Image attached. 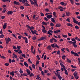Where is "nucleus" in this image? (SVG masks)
<instances>
[{
    "mask_svg": "<svg viewBox=\"0 0 80 80\" xmlns=\"http://www.w3.org/2000/svg\"><path fill=\"white\" fill-rule=\"evenodd\" d=\"M52 39H53V40H54V42H57V39H56L55 38H53V37H52Z\"/></svg>",
    "mask_w": 80,
    "mask_h": 80,
    "instance_id": "38",
    "label": "nucleus"
},
{
    "mask_svg": "<svg viewBox=\"0 0 80 80\" xmlns=\"http://www.w3.org/2000/svg\"><path fill=\"white\" fill-rule=\"evenodd\" d=\"M61 26V24H56V25L55 27H60Z\"/></svg>",
    "mask_w": 80,
    "mask_h": 80,
    "instance_id": "19",
    "label": "nucleus"
},
{
    "mask_svg": "<svg viewBox=\"0 0 80 80\" xmlns=\"http://www.w3.org/2000/svg\"><path fill=\"white\" fill-rule=\"evenodd\" d=\"M45 11L47 12H49V9L48 8L46 9H45Z\"/></svg>",
    "mask_w": 80,
    "mask_h": 80,
    "instance_id": "61",
    "label": "nucleus"
},
{
    "mask_svg": "<svg viewBox=\"0 0 80 80\" xmlns=\"http://www.w3.org/2000/svg\"><path fill=\"white\" fill-rule=\"evenodd\" d=\"M28 62L30 63H32V62L31 61L30 59H28Z\"/></svg>",
    "mask_w": 80,
    "mask_h": 80,
    "instance_id": "55",
    "label": "nucleus"
},
{
    "mask_svg": "<svg viewBox=\"0 0 80 80\" xmlns=\"http://www.w3.org/2000/svg\"><path fill=\"white\" fill-rule=\"evenodd\" d=\"M50 25L52 27H53L54 26V24L52 22L50 23Z\"/></svg>",
    "mask_w": 80,
    "mask_h": 80,
    "instance_id": "62",
    "label": "nucleus"
},
{
    "mask_svg": "<svg viewBox=\"0 0 80 80\" xmlns=\"http://www.w3.org/2000/svg\"><path fill=\"white\" fill-rule=\"evenodd\" d=\"M52 15H48L47 16V17L48 18H52Z\"/></svg>",
    "mask_w": 80,
    "mask_h": 80,
    "instance_id": "12",
    "label": "nucleus"
},
{
    "mask_svg": "<svg viewBox=\"0 0 80 80\" xmlns=\"http://www.w3.org/2000/svg\"><path fill=\"white\" fill-rule=\"evenodd\" d=\"M30 2H31V5H34V2H33V1L31 0V1H30Z\"/></svg>",
    "mask_w": 80,
    "mask_h": 80,
    "instance_id": "41",
    "label": "nucleus"
},
{
    "mask_svg": "<svg viewBox=\"0 0 80 80\" xmlns=\"http://www.w3.org/2000/svg\"><path fill=\"white\" fill-rule=\"evenodd\" d=\"M72 19L73 20V22H74V23H76V24H78L79 22L78 21H76V19H75V18H72Z\"/></svg>",
    "mask_w": 80,
    "mask_h": 80,
    "instance_id": "5",
    "label": "nucleus"
},
{
    "mask_svg": "<svg viewBox=\"0 0 80 80\" xmlns=\"http://www.w3.org/2000/svg\"><path fill=\"white\" fill-rule=\"evenodd\" d=\"M60 65L62 67H63L64 69H65V65H64L62 64V63H60Z\"/></svg>",
    "mask_w": 80,
    "mask_h": 80,
    "instance_id": "15",
    "label": "nucleus"
},
{
    "mask_svg": "<svg viewBox=\"0 0 80 80\" xmlns=\"http://www.w3.org/2000/svg\"><path fill=\"white\" fill-rule=\"evenodd\" d=\"M12 47H13V49L14 50H17V47L15 46H13Z\"/></svg>",
    "mask_w": 80,
    "mask_h": 80,
    "instance_id": "46",
    "label": "nucleus"
},
{
    "mask_svg": "<svg viewBox=\"0 0 80 80\" xmlns=\"http://www.w3.org/2000/svg\"><path fill=\"white\" fill-rule=\"evenodd\" d=\"M10 74L11 75H12V76H14V73L13 72H10Z\"/></svg>",
    "mask_w": 80,
    "mask_h": 80,
    "instance_id": "32",
    "label": "nucleus"
},
{
    "mask_svg": "<svg viewBox=\"0 0 80 80\" xmlns=\"http://www.w3.org/2000/svg\"><path fill=\"white\" fill-rule=\"evenodd\" d=\"M70 12H66V16H67L68 17V16H70Z\"/></svg>",
    "mask_w": 80,
    "mask_h": 80,
    "instance_id": "20",
    "label": "nucleus"
},
{
    "mask_svg": "<svg viewBox=\"0 0 80 80\" xmlns=\"http://www.w3.org/2000/svg\"><path fill=\"white\" fill-rule=\"evenodd\" d=\"M19 72L20 73H23V71L22 70V69H20L19 70Z\"/></svg>",
    "mask_w": 80,
    "mask_h": 80,
    "instance_id": "29",
    "label": "nucleus"
},
{
    "mask_svg": "<svg viewBox=\"0 0 80 80\" xmlns=\"http://www.w3.org/2000/svg\"><path fill=\"white\" fill-rule=\"evenodd\" d=\"M65 57H66V56L65 55H63L62 57V58L63 60H65Z\"/></svg>",
    "mask_w": 80,
    "mask_h": 80,
    "instance_id": "31",
    "label": "nucleus"
},
{
    "mask_svg": "<svg viewBox=\"0 0 80 80\" xmlns=\"http://www.w3.org/2000/svg\"><path fill=\"white\" fill-rule=\"evenodd\" d=\"M23 75L24 77L27 76V75H28V74L27 73H24L23 74Z\"/></svg>",
    "mask_w": 80,
    "mask_h": 80,
    "instance_id": "54",
    "label": "nucleus"
},
{
    "mask_svg": "<svg viewBox=\"0 0 80 80\" xmlns=\"http://www.w3.org/2000/svg\"><path fill=\"white\" fill-rule=\"evenodd\" d=\"M71 40L72 42V41H68V43H70V44H72L73 46H74L75 48H76V47H77V45L76 44L77 41H76L74 38H72Z\"/></svg>",
    "mask_w": 80,
    "mask_h": 80,
    "instance_id": "2",
    "label": "nucleus"
},
{
    "mask_svg": "<svg viewBox=\"0 0 80 80\" xmlns=\"http://www.w3.org/2000/svg\"><path fill=\"white\" fill-rule=\"evenodd\" d=\"M42 31L43 33H45L47 32V31L45 29H42Z\"/></svg>",
    "mask_w": 80,
    "mask_h": 80,
    "instance_id": "30",
    "label": "nucleus"
},
{
    "mask_svg": "<svg viewBox=\"0 0 80 80\" xmlns=\"http://www.w3.org/2000/svg\"><path fill=\"white\" fill-rule=\"evenodd\" d=\"M1 58H3V59H4V60H5V57L3 56H1Z\"/></svg>",
    "mask_w": 80,
    "mask_h": 80,
    "instance_id": "52",
    "label": "nucleus"
},
{
    "mask_svg": "<svg viewBox=\"0 0 80 80\" xmlns=\"http://www.w3.org/2000/svg\"><path fill=\"white\" fill-rule=\"evenodd\" d=\"M62 36L63 37H64V38H67V35H66L62 34Z\"/></svg>",
    "mask_w": 80,
    "mask_h": 80,
    "instance_id": "33",
    "label": "nucleus"
},
{
    "mask_svg": "<svg viewBox=\"0 0 80 80\" xmlns=\"http://www.w3.org/2000/svg\"><path fill=\"white\" fill-rule=\"evenodd\" d=\"M5 40L6 41V44H7V45H8V43H9V41L10 42H11V39L9 38H8V39L7 38H5Z\"/></svg>",
    "mask_w": 80,
    "mask_h": 80,
    "instance_id": "3",
    "label": "nucleus"
},
{
    "mask_svg": "<svg viewBox=\"0 0 80 80\" xmlns=\"http://www.w3.org/2000/svg\"><path fill=\"white\" fill-rule=\"evenodd\" d=\"M58 72V71L57 70L56 71V72L57 73V75L58 78L59 79V80H61L62 78V77H61V76H60V72Z\"/></svg>",
    "mask_w": 80,
    "mask_h": 80,
    "instance_id": "4",
    "label": "nucleus"
},
{
    "mask_svg": "<svg viewBox=\"0 0 80 80\" xmlns=\"http://www.w3.org/2000/svg\"><path fill=\"white\" fill-rule=\"evenodd\" d=\"M25 42L26 43H28V39L27 38H26L25 39Z\"/></svg>",
    "mask_w": 80,
    "mask_h": 80,
    "instance_id": "44",
    "label": "nucleus"
},
{
    "mask_svg": "<svg viewBox=\"0 0 80 80\" xmlns=\"http://www.w3.org/2000/svg\"><path fill=\"white\" fill-rule=\"evenodd\" d=\"M5 18V16H2L1 17V18H2V20L4 19V18Z\"/></svg>",
    "mask_w": 80,
    "mask_h": 80,
    "instance_id": "58",
    "label": "nucleus"
},
{
    "mask_svg": "<svg viewBox=\"0 0 80 80\" xmlns=\"http://www.w3.org/2000/svg\"><path fill=\"white\" fill-rule=\"evenodd\" d=\"M73 55L74 56H77V57H78V56H79L78 53L77 52H74Z\"/></svg>",
    "mask_w": 80,
    "mask_h": 80,
    "instance_id": "26",
    "label": "nucleus"
},
{
    "mask_svg": "<svg viewBox=\"0 0 80 80\" xmlns=\"http://www.w3.org/2000/svg\"><path fill=\"white\" fill-rule=\"evenodd\" d=\"M22 3H25V2H26V3H28V1L27 0H22Z\"/></svg>",
    "mask_w": 80,
    "mask_h": 80,
    "instance_id": "17",
    "label": "nucleus"
},
{
    "mask_svg": "<svg viewBox=\"0 0 80 80\" xmlns=\"http://www.w3.org/2000/svg\"><path fill=\"white\" fill-rule=\"evenodd\" d=\"M44 20L46 21H48V19L46 17H45Z\"/></svg>",
    "mask_w": 80,
    "mask_h": 80,
    "instance_id": "64",
    "label": "nucleus"
},
{
    "mask_svg": "<svg viewBox=\"0 0 80 80\" xmlns=\"http://www.w3.org/2000/svg\"><path fill=\"white\" fill-rule=\"evenodd\" d=\"M74 73L73 74V75H74V76L78 75V73L77 72V71H75Z\"/></svg>",
    "mask_w": 80,
    "mask_h": 80,
    "instance_id": "22",
    "label": "nucleus"
},
{
    "mask_svg": "<svg viewBox=\"0 0 80 80\" xmlns=\"http://www.w3.org/2000/svg\"><path fill=\"white\" fill-rule=\"evenodd\" d=\"M29 76L30 77H33V76H34V75L33 74V73H31L30 74V75Z\"/></svg>",
    "mask_w": 80,
    "mask_h": 80,
    "instance_id": "43",
    "label": "nucleus"
},
{
    "mask_svg": "<svg viewBox=\"0 0 80 80\" xmlns=\"http://www.w3.org/2000/svg\"><path fill=\"white\" fill-rule=\"evenodd\" d=\"M26 26L27 27V28H28L30 29L32 34H36V35H38V34L37 33V30H35L34 32L32 30V29L34 30L35 29V28H34L32 26L31 27L30 26L28 25H26Z\"/></svg>",
    "mask_w": 80,
    "mask_h": 80,
    "instance_id": "1",
    "label": "nucleus"
},
{
    "mask_svg": "<svg viewBox=\"0 0 80 80\" xmlns=\"http://www.w3.org/2000/svg\"><path fill=\"white\" fill-rule=\"evenodd\" d=\"M67 26H69V27H73V25H72V24H71L70 23H67Z\"/></svg>",
    "mask_w": 80,
    "mask_h": 80,
    "instance_id": "14",
    "label": "nucleus"
},
{
    "mask_svg": "<svg viewBox=\"0 0 80 80\" xmlns=\"http://www.w3.org/2000/svg\"><path fill=\"white\" fill-rule=\"evenodd\" d=\"M24 65L26 67H28V64H27V63L26 62H24Z\"/></svg>",
    "mask_w": 80,
    "mask_h": 80,
    "instance_id": "21",
    "label": "nucleus"
},
{
    "mask_svg": "<svg viewBox=\"0 0 80 80\" xmlns=\"http://www.w3.org/2000/svg\"><path fill=\"white\" fill-rule=\"evenodd\" d=\"M36 57L38 60H40V57H39V56H38V55H37Z\"/></svg>",
    "mask_w": 80,
    "mask_h": 80,
    "instance_id": "50",
    "label": "nucleus"
},
{
    "mask_svg": "<svg viewBox=\"0 0 80 80\" xmlns=\"http://www.w3.org/2000/svg\"><path fill=\"white\" fill-rule=\"evenodd\" d=\"M20 8L21 10H23V9L25 8L23 7V6H22L20 7Z\"/></svg>",
    "mask_w": 80,
    "mask_h": 80,
    "instance_id": "36",
    "label": "nucleus"
},
{
    "mask_svg": "<svg viewBox=\"0 0 80 80\" xmlns=\"http://www.w3.org/2000/svg\"><path fill=\"white\" fill-rule=\"evenodd\" d=\"M32 67L34 69H35V65L34 64H33L32 65Z\"/></svg>",
    "mask_w": 80,
    "mask_h": 80,
    "instance_id": "42",
    "label": "nucleus"
},
{
    "mask_svg": "<svg viewBox=\"0 0 80 80\" xmlns=\"http://www.w3.org/2000/svg\"><path fill=\"white\" fill-rule=\"evenodd\" d=\"M71 66L72 68H77L76 66H75L73 65H71Z\"/></svg>",
    "mask_w": 80,
    "mask_h": 80,
    "instance_id": "40",
    "label": "nucleus"
},
{
    "mask_svg": "<svg viewBox=\"0 0 80 80\" xmlns=\"http://www.w3.org/2000/svg\"><path fill=\"white\" fill-rule=\"evenodd\" d=\"M67 62H68V63H72V62L71 61V60L68 59V58H67Z\"/></svg>",
    "mask_w": 80,
    "mask_h": 80,
    "instance_id": "28",
    "label": "nucleus"
},
{
    "mask_svg": "<svg viewBox=\"0 0 80 80\" xmlns=\"http://www.w3.org/2000/svg\"><path fill=\"white\" fill-rule=\"evenodd\" d=\"M66 21H67L68 22H70V18H68L66 19Z\"/></svg>",
    "mask_w": 80,
    "mask_h": 80,
    "instance_id": "49",
    "label": "nucleus"
},
{
    "mask_svg": "<svg viewBox=\"0 0 80 80\" xmlns=\"http://www.w3.org/2000/svg\"><path fill=\"white\" fill-rule=\"evenodd\" d=\"M65 71V73L66 75H68V72H67V69H66V68H65V69H64Z\"/></svg>",
    "mask_w": 80,
    "mask_h": 80,
    "instance_id": "18",
    "label": "nucleus"
},
{
    "mask_svg": "<svg viewBox=\"0 0 80 80\" xmlns=\"http://www.w3.org/2000/svg\"><path fill=\"white\" fill-rule=\"evenodd\" d=\"M4 37V35H3V34H1L0 36V38H3Z\"/></svg>",
    "mask_w": 80,
    "mask_h": 80,
    "instance_id": "48",
    "label": "nucleus"
},
{
    "mask_svg": "<svg viewBox=\"0 0 80 80\" xmlns=\"http://www.w3.org/2000/svg\"><path fill=\"white\" fill-rule=\"evenodd\" d=\"M26 71L27 72V73H28V75H30V70H29V69H27L26 70Z\"/></svg>",
    "mask_w": 80,
    "mask_h": 80,
    "instance_id": "16",
    "label": "nucleus"
},
{
    "mask_svg": "<svg viewBox=\"0 0 80 80\" xmlns=\"http://www.w3.org/2000/svg\"><path fill=\"white\" fill-rule=\"evenodd\" d=\"M42 24L43 25H47V22L44 21H43L42 22Z\"/></svg>",
    "mask_w": 80,
    "mask_h": 80,
    "instance_id": "27",
    "label": "nucleus"
},
{
    "mask_svg": "<svg viewBox=\"0 0 80 80\" xmlns=\"http://www.w3.org/2000/svg\"><path fill=\"white\" fill-rule=\"evenodd\" d=\"M12 35L15 38H17V37L14 34H12Z\"/></svg>",
    "mask_w": 80,
    "mask_h": 80,
    "instance_id": "56",
    "label": "nucleus"
},
{
    "mask_svg": "<svg viewBox=\"0 0 80 80\" xmlns=\"http://www.w3.org/2000/svg\"><path fill=\"white\" fill-rule=\"evenodd\" d=\"M7 10V9L6 8H4L3 11H2V12L3 13H5L6 11Z\"/></svg>",
    "mask_w": 80,
    "mask_h": 80,
    "instance_id": "24",
    "label": "nucleus"
},
{
    "mask_svg": "<svg viewBox=\"0 0 80 80\" xmlns=\"http://www.w3.org/2000/svg\"><path fill=\"white\" fill-rule=\"evenodd\" d=\"M71 3L73 5V4L74 2L73 0H70Z\"/></svg>",
    "mask_w": 80,
    "mask_h": 80,
    "instance_id": "60",
    "label": "nucleus"
},
{
    "mask_svg": "<svg viewBox=\"0 0 80 80\" xmlns=\"http://www.w3.org/2000/svg\"><path fill=\"white\" fill-rule=\"evenodd\" d=\"M74 77L76 80H78L79 78V77L78 76V75L74 76Z\"/></svg>",
    "mask_w": 80,
    "mask_h": 80,
    "instance_id": "23",
    "label": "nucleus"
},
{
    "mask_svg": "<svg viewBox=\"0 0 80 80\" xmlns=\"http://www.w3.org/2000/svg\"><path fill=\"white\" fill-rule=\"evenodd\" d=\"M14 5H20V2H17L16 1H15L13 2Z\"/></svg>",
    "mask_w": 80,
    "mask_h": 80,
    "instance_id": "7",
    "label": "nucleus"
},
{
    "mask_svg": "<svg viewBox=\"0 0 80 80\" xmlns=\"http://www.w3.org/2000/svg\"><path fill=\"white\" fill-rule=\"evenodd\" d=\"M7 23H5L3 25V29H5V28H7Z\"/></svg>",
    "mask_w": 80,
    "mask_h": 80,
    "instance_id": "10",
    "label": "nucleus"
},
{
    "mask_svg": "<svg viewBox=\"0 0 80 80\" xmlns=\"http://www.w3.org/2000/svg\"><path fill=\"white\" fill-rule=\"evenodd\" d=\"M42 67H45V65H44V63L42 62Z\"/></svg>",
    "mask_w": 80,
    "mask_h": 80,
    "instance_id": "63",
    "label": "nucleus"
},
{
    "mask_svg": "<svg viewBox=\"0 0 80 80\" xmlns=\"http://www.w3.org/2000/svg\"><path fill=\"white\" fill-rule=\"evenodd\" d=\"M33 46H32L31 47V51L32 53H33Z\"/></svg>",
    "mask_w": 80,
    "mask_h": 80,
    "instance_id": "35",
    "label": "nucleus"
},
{
    "mask_svg": "<svg viewBox=\"0 0 80 80\" xmlns=\"http://www.w3.org/2000/svg\"><path fill=\"white\" fill-rule=\"evenodd\" d=\"M47 49L49 50H52V47L51 45H49L47 47Z\"/></svg>",
    "mask_w": 80,
    "mask_h": 80,
    "instance_id": "13",
    "label": "nucleus"
},
{
    "mask_svg": "<svg viewBox=\"0 0 80 80\" xmlns=\"http://www.w3.org/2000/svg\"><path fill=\"white\" fill-rule=\"evenodd\" d=\"M4 65L6 66H8V65H9V64L8 63H6L4 64Z\"/></svg>",
    "mask_w": 80,
    "mask_h": 80,
    "instance_id": "53",
    "label": "nucleus"
},
{
    "mask_svg": "<svg viewBox=\"0 0 80 80\" xmlns=\"http://www.w3.org/2000/svg\"><path fill=\"white\" fill-rule=\"evenodd\" d=\"M34 2V5H35L36 6V7H38V4H37V0H33Z\"/></svg>",
    "mask_w": 80,
    "mask_h": 80,
    "instance_id": "8",
    "label": "nucleus"
},
{
    "mask_svg": "<svg viewBox=\"0 0 80 80\" xmlns=\"http://www.w3.org/2000/svg\"><path fill=\"white\" fill-rule=\"evenodd\" d=\"M55 47H56V48H59L60 47L57 45V44H55Z\"/></svg>",
    "mask_w": 80,
    "mask_h": 80,
    "instance_id": "39",
    "label": "nucleus"
},
{
    "mask_svg": "<svg viewBox=\"0 0 80 80\" xmlns=\"http://www.w3.org/2000/svg\"><path fill=\"white\" fill-rule=\"evenodd\" d=\"M51 20L52 22H54V23H55V19H54V18H51Z\"/></svg>",
    "mask_w": 80,
    "mask_h": 80,
    "instance_id": "25",
    "label": "nucleus"
},
{
    "mask_svg": "<svg viewBox=\"0 0 80 80\" xmlns=\"http://www.w3.org/2000/svg\"><path fill=\"white\" fill-rule=\"evenodd\" d=\"M51 47L52 48H55V44H51Z\"/></svg>",
    "mask_w": 80,
    "mask_h": 80,
    "instance_id": "34",
    "label": "nucleus"
},
{
    "mask_svg": "<svg viewBox=\"0 0 80 80\" xmlns=\"http://www.w3.org/2000/svg\"><path fill=\"white\" fill-rule=\"evenodd\" d=\"M47 38L46 37H42L41 38L38 39V41H40L41 40H43L44 39H46Z\"/></svg>",
    "mask_w": 80,
    "mask_h": 80,
    "instance_id": "6",
    "label": "nucleus"
},
{
    "mask_svg": "<svg viewBox=\"0 0 80 80\" xmlns=\"http://www.w3.org/2000/svg\"><path fill=\"white\" fill-rule=\"evenodd\" d=\"M41 73L42 74V76H44L45 75V73H44V72H43V71H42L41 72Z\"/></svg>",
    "mask_w": 80,
    "mask_h": 80,
    "instance_id": "37",
    "label": "nucleus"
},
{
    "mask_svg": "<svg viewBox=\"0 0 80 80\" xmlns=\"http://www.w3.org/2000/svg\"><path fill=\"white\" fill-rule=\"evenodd\" d=\"M75 28L76 29H79V27H78V26L76 25V26H75Z\"/></svg>",
    "mask_w": 80,
    "mask_h": 80,
    "instance_id": "57",
    "label": "nucleus"
},
{
    "mask_svg": "<svg viewBox=\"0 0 80 80\" xmlns=\"http://www.w3.org/2000/svg\"><path fill=\"white\" fill-rule=\"evenodd\" d=\"M36 38H37V37H34L32 38L33 40H35Z\"/></svg>",
    "mask_w": 80,
    "mask_h": 80,
    "instance_id": "47",
    "label": "nucleus"
},
{
    "mask_svg": "<svg viewBox=\"0 0 80 80\" xmlns=\"http://www.w3.org/2000/svg\"><path fill=\"white\" fill-rule=\"evenodd\" d=\"M17 48L18 49H20V48H21V47L19 46H17Z\"/></svg>",
    "mask_w": 80,
    "mask_h": 80,
    "instance_id": "59",
    "label": "nucleus"
},
{
    "mask_svg": "<svg viewBox=\"0 0 80 80\" xmlns=\"http://www.w3.org/2000/svg\"><path fill=\"white\" fill-rule=\"evenodd\" d=\"M13 55L14 57L15 58H17V56L14 53H13Z\"/></svg>",
    "mask_w": 80,
    "mask_h": 80,
    "instance_id": "51",
    "label": "nucleus"
},
{
    "mask_svg": "<svg viewBox=\"0 0 80 80\" xmlns=\"http://www.w3.org/2000/svg\"><path fill=\"white\" fill-rule=\"evenodd\" d=\"M48 34H49V35H51V36H52V34L51 33V32H50L48 31Z\"/></svg>",
    "mask_w": 80,
    "mask_h": 80,
    "instance_id": "45",
    "label": "nucleus"
},
{
    "mask_svg": "<svg viewBox=\"0 0 80 80\" xmlns=\"http://www.w3.org/2000/svg\"><path fill=\"white\" fill-rule=\"evenodd\" d=\"M13 14V12L12 11H9L7 12L8 15H12Z\"/></svg>",
    "mask_w": 80,
    "mask_h": 80,
    "instance_id": "9",
    "label": "nucleus"
},
{
    "mask_svg": "<svg viewBox=\"0 0 80 80\" xmlns=\"http://www.w3.org/2000/svg\"><path fill=\"white\" fill-rule=\"evenodd\" d=\"M24 6H25V7H27V6H30V4H28V3L27 2H26V3H23Z\"/></svg>",
    "mask_w": 80,
    "mask_h": 80,
    "instance_id": "11",
    "label": "nucleus"
}]
</instances>
